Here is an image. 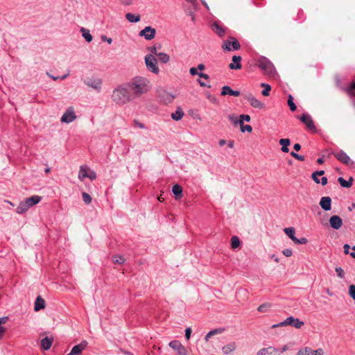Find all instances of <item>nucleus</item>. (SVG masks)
Wrapping results in <instances>:
<instances>
[{
	"label": "nucleus",
	"instance_id": "11",
	"mask_svg": "<svg viewBox=\"0 0 355 355\" xmlns=\"http://www.w3.org/2000/svg\"><path fill=\"white\" fill-rule=\"evenodd\" d=\"M299 119L304 124L306 125V128L309 130L313 131V132L315 131L316 128L314 125V122H313L311 116L309 114H308L306 113L303 114Z\"/></svg>",
	"mask_w": 355,
	"mask_h": 355
},
{
	"label": "nucleus",
	"instance_id": "12",
	"mask_svg": "<svg viewBox=\"0 0 355 355\" xmlns=\"http://www.w3.org/2000/svg\"><path fill=\"white\" fill-rule=\"evenodd\" d=\"M324 350L322 348L313 350L310 347H306L300 349L297 352V355H324Z\"/></svg>",
	"mask_w": 355,
	"mask_h": 355
},
{
	"label": "nucleus",
	"instance_id": "56",
	"mask_svg": "<svg viewBox=\"0 0 355 355\" xmlns=\"http://www.w3.org/2000/svg\"><path fill=\"white\" fill-rule=\"evenodd\" d=\"M148 50L150 51V53H151L150 54H152L153 55H155L157 56V54L159 53L157 51L156 46H150V47H149Z\"/></svg>",
	"mask_w": 355,
	"mask_h": 355
},
{
	"label": "nucleus",
	"instance_id": "62",
	"mask_svg": "<svg viewBox=\"0 0 355 355\" xmlns=\"http://www.w3.org/2000/svg\"><path fill=\"white\" fill-rule=\"evenodd\" d=\"M320 182L322 185H326L327 184V178L326 177H322Z\"/></svg>",
	"mask_w": 355,
	"mask_h": 355
},
{
	"label": "nucleus",
	"instance_id": "31",
	"mask_svg": "<svg viewBox=\"0 0 355 355\" xmlns=\"http://www.w3.org/2000/svg\"><path fill=\"white\" fill-rule=\"evenodd\" d=\"M160 97L162 98V101L166 104L171 103L174 98V96L172 94L166 92H164L163 93V95L161 96Z\"/></svg>",
	"mask_w": 355,
	"mask_h": 355
},
{
	"label": "nucleus",
	"instance_id": "32",
	"mask_svg": "<svg viewBox=\"0 0 355 355\" xmlns=\"http://www.w3.org/2000/svg\"><path fill=\"white\" fill-rule=\"evenodd\" d=\"M172 191L176 198H180L182 196V189L179 184L174 185L173 187Z\"/></svg>",
	"mask_w": 355,
	"mask_h": 355
},
{
	"label": "nucleus",
	"instance_id": "64",
	"mask_svg": "<svg viewBox=\"0 0 355 355\" xmlns=\"http://www.w3.org/2000/svg\"><path fill=\"white\" fill-rule=\"evenodd\" d=\"M354 89H355V81L352 82L349 87V91H352Z\"/></svg>",
	"mask_w": 355,
	"mask_h": 355
},
{
	"label": "nucleus",
	"instance_id": "63",
	"mask_svg": "<svg viewBox=\"0 0 355 355\" xmlns=\"http://www.w3.org/2000/svg\"><path fill=\"white\" fill-rule=\"evenodd\" d=\"M295 150L298 151L301 149V145L300 144H295L293 146Z\"/></svg>",
	"mask_w": 355,
	"mask_h": 355
},
{
	"label": "nucleus",
	"instance_id": "40",
	"mask_svg": "<svg viewBox=\"0 0 355 355\" xmlns=\"http://www.w3.org/2000/svg\"><path fill=\"white\" fill-rule=\"evenodd\" d=\"M231 245L232 248H236L240 245V241L239 238L236 236H234L231 239Z\"/></svg>",
	"mask_w": 355,
	"mask_h": 355
},
{
	"label": "nucleus",
	"instance_id": "4",
	"mask_svg": "<svg viewBox=\"0 0 355 355\" xmlns=\"http://www.w3.org/2000/svg\"><path fill=\"white\" fill-rule=\"evenodd\" d=\"M221 47L224 51H232L240 49L241 45L235 37L230 36L223 42Z\"/></svg>",
	"mask_w": 355,
	"mask_h": 355
},
{
	"label": "nucleus",
	"instance_id": "47",
	"mask_svg": "<svg viewBox=\"0 0 355 355\" xmlns=\"http://www.w3.org/2000/svg\"><path fill=\"white\" fill-rule=\"evenodd\" d=\"M349 295L354 300H355V285L352 284L349 286Z\"/></svg>",
	"mask_w": 355,
	"mask_h": 355
},
{
	"label": "nucleus",
	"instance_id": "60",
	"mask_svg": "<svg viewBox=\"0 0 355 355\" xmlns=\"http://www.w3.org/2000/svg\"><path fill=\"white\" fill-rule=\"evenodd\" d=\"M120 1L125 6L131 5L133 2V0H120Z\"/></svg>",
	"mask_w": 355,
	"mask_h": 355
},
{
	"label": "nucleus",
	"instance_id": "8",
	"mask_svg": "<svg viewBox=\"0 0 355 355\" xmlns=\"http://www.w3.org/2000/svg\"><path fill=\"white\" fill-rule=\"evenodd\" d=\"M334 155V157L339 162H340L341 163H343L344 164L349 165V164H352L354 163L352 161V159H350V157L347 155V153L343 150H339L336 152L331 150L329 153V155Z\"/></svg>",
	"mask_w": 355,
	"mask_h": 355
},
{
	"label": "nucleus",
	"instance_id": "17",
	"mask_svg": "<svg viewBox=\"0 0 355 355\" xmlns=\"http://www.w3.org/2000/svg\"><path fill=\"white\" fill-rule=\"evenodd\" d=\"M329 223L331 227L334 230L340 229L343 225V220L340 216L334 215L332 216L329 219Z\"/></svg>",
	"mask_w": 355,
	"mask_h": 355
},
{
	"label": "nucleus",
	"instance_id": "3",
	"mask_svg": "<svg viewBox=\"0 0 355 355\" xmlns=\"http://www.w3.org/2000/svg\"><path fill=\"white\" fill-rule=\"evenodd\" d=\"M259 67L268 76H274L276 73L272 63L266 58H261L258 62Z\"/></svg>",
	"mask_w": 355,
	"mask_h": 355
},
{
	"label": "nucleus",
	"instance_id": "46",
	"mask_svg": "<svg viewBox=\"0 0 355 355\" xmlns=\"http://www.w3.org/2000/svg\"><path fill=\"white\" fill-rule=\"evenodd\" d=\"M228 119L234 123V125H236L239 124L238 117L235 114H230L227 116Z\"/></svg>",
	"mask_w": 355,
	"mask_h": 355
},
{
	"label": "nucleus",
	"instance_id": "61",
	"mask_svg": "<svg viewBox=\"0 0 355 355\" xmlns=\"http://www.w3.org/2000/svg\"><path fill=\"white\" fill-rule=\"evenodd\" d=\"M343 248L345 254H347L349 253L350 246L348 244H345Z\"/></svg>",
	"mask_w": 355,
	"mask_h": 355
},
{
	"label": "nucleus",
	"instance_id": "34",
	"mask_svg": "<svg viewBox=\"0 0 355 355\" xmlns=\"http://www.w3.org/2000/svg\"><path fill=\"white\" fill-rule=\"evenodd\" d=\"M80 32L82 33L83 37L85 39V40L87 42H92L93 37H92V35L90 34L89 30H87L85 28H81Z\"/></svg>",
	"mask_w": 355,
	"mask_h": 355
},
{
	"label": "nucleus",
	"instance_id": "2",
	"mask_svg": "<svg viewBox=\"0 0 355 355\" xmlns=\"http://www.w3.org/2000/svg\"><path fill=\"white\" fill-rule=\"evenodd\" d=\"M112 101L118 105H124L134 98L126 83L118 85L114 88L111 94Z\"/></svg>",
	"mask_w": 355,
	"mask_h": 355
},
{
	"label": "nucleus",
	"instance_id": "16",
	"mask_svg": "<svg viewBox=\"0 0 355 355\" xmlns=\"http://www.w3.org/2000/svg\"><path fill=\"white\" fill-rule=\"evenodd\" d=\"M211 30L219 37H223L225 33V28L220 22L214 21L211 25Z\"/></svg>",
	"mask_w": 355,
	"mask_h": 355
},
{
	"label": "nucleus",
	"instance_id": "53",
	"mask_svg": "<svg viewBox=\"0 0 355 355\" xmlns=\"http://www.w3.org/2000/svg\"><path fill=\"white\" fill-rule=\"evenodd\" d=\"M191 328L187 327L185 330V338L187 340H189L191 334Z\"/></svg>",
	"mask_w": 355,
	"mask_h": 355
},
{
	"label": "nucleus",
	"instance_id": "55",
	"mask_svg": "<svg viewBox=\"0 0 355 355\" xmlns=\"http://www.w3.org/2000/svg\"><path fill=\"white\" fill-rule=\"evenodd\" d=\"M324 174V171H315L312 173V175H311V178L312 179H315V175H318V176H321L322 175Z\"/></svg>",
	"mask_w": 355,
	"mask_h": 355
},
{
	"label": "nucleus",
	"instance_id": "39",
	"mask_svg": "<svg viewBox=\"0 0 355 355\" xmlns=\"http://www.w3.org/2000/svg\"><path fill=\"white\" fill-rule=\"evenodd\" d=\"M169 346L172 349L178 350L182 346V345L178 340H172L169 343Z\"/></svg>",
	"mask_w": 355,
	"mask_h": 355
},
{
	"label": "nucleus",
	"instance_id": "52",
	"mask_svg": "<svg viewBox=\"0 0 355 355\" xmlns=\"http://www.w3.org/2000/svg\"><path fill=\"white\" fill-rule=\"evenodd\" d=\"M282 253L284 255H285L286 257H289L291 256H292L293 254V251L291 249H284L283 251H282Z\"/></svg>",
	"mask_w": 355,
	"mask_h": 355
},
{
	"label": "nucleus",
	"instance_id": "7",
	"mask_svg": "<svg viewBox=\"0 0 355 355\" xmlns=\"http://www.w3.org/2000/svg\"><path fill=\"white\" fill-rule=\"evenodd\" d=\"M86 178L94 180L96 178V174L87 166H81L78 173V178L80 180L83 181Z\"/></svg>",
	"mask_w": 355,
	"mask_h": 355
},
{
	"label": "nucleus",
	"instance_id": "9",
	"mask_svg": "<svg viewBox=\"0 0 355 355\" xmlns=\"http://www.w3.org/2000/svg\"><path fill=\"white\" fill-rule=\"evenodd\" d=\"M76 119V115L72 107H69L61 117V122L69 123Z\"/></svg>",
	"mask_w": 355,
	"mask_h": 355
},
{
	"label": "nucleus",
	"instance_id": "49",
	"mask_svg": "<svg viewBox=\"0 0 355 355\" xmlns=\"http://www.w3.org/2000/svg\"><path fill=\"white\" fill-rule=\"evenodd\" d=\"M133 124H134L135 127H137V128H141V129H145L146 128V125L144 123H140L137 120H135L133 121Z\"/></svg>",
	"mask_w": 355,
	"mask_h": 355
},
{
	"label": "nucleus",
	"instance_id": "43",
	"mask_svg": "<svg viewBox=\"0 0 355 355\" xmlns=\"http://www.w3.org/2000/svg\"><path fill=\"white\" fill-rule=\"evenodd\" d=\"M239 125L241 128V131L242 132H245V131L248 132H252V128L250 125H244V123H242V124H239Z\"/></svg>",
	"mask_w": 355,
	"mask_h": 355
},
{
	"label": "nucleus",
	"instance_id": "33",
	"mask_svg": "<svg viewBox=\"0 0 355 355\" xmlns=\"http://www.w3.org/2000/svg\"><path fill=\"white\" fill-rule=\"evenodd\" d=\"M272 306V304L269 302H266L264 304H261L258 308L257 311L260 313H266L268 312Z\"/></svg>",
	"mask_w": 355,
	"mask_h": 355
},
{
	"label": "nucleus",
	"instance_id": "14",
	"mask_svg": "<svg viewBox=\"0 0 355 355\" xmlns=\"http://www.w3.org/2000/svg\"><path fill=\"white\" fill-rule=\"evenodd\" d=\"M243 96L253 107L262 108L263 107V104L257 100L251 93L244 94Z\"/></svg>",
	"mask_w": 355,
	"mask_h": 355
},
{
	"label": "nucleus",
	"instance_id": "42",
	"mask_svg": "<svg viewBox=\"0 0 355 355\" xmlns=\"http://www.w3.org/2000/svg\"><path fill=\"white\" fill-rule=\"evenodd\" d=\"M112 261L114 263L121 264L125 261V259L119 255H114L112 257Z\"/></svg>",
	"mask_w": 355,
	"mask_h": 355
},
{
	"label": "nucleus",
	"instance_id": "45",
	"mask_svg": "<svg viewBox=\"0 0 355 355\" xmlns=\"http://www.w3.org/2000/svg\"><path fill=\"white\" fill-rule=\"evenodd\" d=\"M249 122L250 121V116L248 114H241L239 116V124L243 123V121Z\"/></svg>",
	"mask_w": 355,
	"mask_h": 355
},
{
	"label": "nucleus",
	"instance_id": "30",
	"mask_svg": "<svg viewBox=\"0 0 355 355\" xmlns=\"http://www.w3.org/2000/svg\"><path fill=\"white\" fill-rule=\"evenodd\" d=\"M352 178H350L348 181L345 180L343 178L340 177L338 179V182L341 187L345 188H349L352 185Z\"/></svg>",
	"mask_w": 355,
	"mask_h": 355
},
{
	"label": "nucleus",
	"instance_id": "38",
	"mask_svg": "<svg viewBox=\"0 0 355 355\" xmlns=\"http://www.w3.org/2000/svg\"><path fill=\"white\" fill-rule=\"evenodd\" d=\"M261 87H263L264 89L261 92V94L264 96H268L269 95V92L271 89V87L269 85L266 83H262L261 85Z\"/></svg>",
	"mask_w": 355,
	"mask_h": 355
},
{
	"label": "nucleus",
	"instance_id": "44",
	"mask_svg": "<svg viewBox=\"0 0 355 355\" xmlns=\"http://www.w3.org/2000/svg\"><path fill=\"white\" fill-rule=\"evenodd\" d=\"M288 105H289V107H290V110L291 111H295L296 110V105L295 104L293 103V97L291 95H290L288 96Z\"/></svg>",
	"mask_w": 355,
	"mask_h": 355
},
{
	"label": "nucleus",
	"instance_id": "19",
	"mask_svg": "<svg viewBox=\"0 0 355 355\" xmlns=\"http://www.w3.org/2000/svg\"><path fill=\"white\" fill-rule=\"evenodd\" d=\"M331 199L330 197H322L320 201V205L324 211H329L331 208Z\"/></svg>",
	"mask_w": 355,
	"mask_h": 355
},
{
	"label": "nucleus",
	"instance_id": "54",
	"mask_svg": "<svg viewBox=\"0 0 355 355\" xmlns=\"http://www.w3.org/2000/svg\"><path fill=\"white\" fill-rule=\"evenodd\" d=\"M177 351L180 355H187V349L183 345Z\"/></svg>",
	"mask_w": 355,
	"mask_h": 355
},
{
	"label": "nucleus",
	"instance_id": "15",
	"mask_svg": "<svg viewBox=\"0 0 355 355\" xmlns=\"http://www.w3.org/2000/svg\"><path fill=\"white\" fill-rule=\"evenodd\" d=\"M88 345V342L87 340H83L80 344L76 345L73 347L71 350V355H79L81 352L86 349Z\"/></svg>",
	"mask_w": 355,
	"mask_h": 355
},
{
	"label": "nucleus",
	"instance_id": "28",
	"mask_svg": "<svg viewBox=\"0 0 355 355\" xmlns=\"http://www.w3.org/2000/svg\"><path fill=\"white\" fill-rule=\"evenodd\" d=\"M284 232L293 242H295L297 237L295 236V230L293 227H291L284 228Z\"/></svg>",
	"mask_w": 355,
	"mask_h": 355
},
{
	"label": "nucleus",
	"instance_id": "25",
	"mask_svg": "<svg viewBox=\"0 0 355 355\" xmlns=\"http://www.w3.org/2000/svg\"><path fill=\"white\" fill-rule=\"evenodd\" d=\"M29 207L26 205V203L24 201H21L19 205L16 208V212L19 214H21L28 211Z\"/></svg>",
	"mask_w": 355,
	"mask_h": 355
},
{
	"label": "nucleus",
	"instance_id": "18",
	"mask_svg": "<svg viewBox=\"0 0 355 355\" xmlns=\"http://www.w3.org/2000/svg\"><path fill=\"white\" fill-rule=\"evenodd\" d=\"M279 350L274 347L269 346L262 348L257 352V355H277Z\"/></svg>",
	"mask_w": 355,
	"mask_h": 355
},
{
	"label": "nucleus",
	"instance_id": "35",
	"mask_svg": "<svg viewBox=\"0 0 355 355\" xmlns=\"http://www.w3.org/2000/svg\"><path fill=\"white\" fill-rule=\"evenodd\" d=\"M184 116V112L180 108H178L174 113L171 114V118L175 121L180 120Z\"/></svg>",
	"mask_w": 355,
	"mask_h": 355
},
{
	"label": "nucleus",
	"instance_id": "5",
	"mask_svg": "<svg viewBox=\"0 0 355 355\" xmlns=\"http://www.w3.org/2000/svg\"><path fill=\"white\" fill-rule=\"evenodd\" d=\"M144 60L146 68L149 71L155 74H157L159 72V67H157V60L154 55L147 54Z\"/></svg>",
	"mask_w": 355,
	"mask_h": 355
},
{
	"label": "nucleus",
	"instance_id": "36",
	"mask_svg": "<svg viewBox=\"0 0 355 355\" xmlns=\"http://www.w3.org/2000/svg\"><path fill=\"white\" fill-rule=\"evenodd\" d=\"M223 331V329H212L211 331H210L209 332H208V333L207 334V335L205 336V341H207H207L209 340V339L211 336H214V335H216V334H220V333H222Z\"/></svg>",
	"mask_w": 355,
	"mask_h": 355
},
{
	"label": "nucleus",
	"instance_id": "58",
	"mask_svg": "<svg viewBox=\"0 0 355 355\" xmlns=\"http://www.w3.org/2000/svg\"><path fill=\"white\" fill-rule=\"evenodd\" d=\"M197 75L200 78H204V79H206V80L209 78V76L207 73H202V72H198Z\"/></svg>",
	"mask_w": 355,
	"mask_h": 355
},
{
	"label": "nucleus",
	"instance_id": "50",
	"mask_svg": "<svg viewBox=\"0 0 355 355\" xmlns=\"http://www.w3.org/2000/svg\"><path fill=\"white\" fill-rule=\"evenodd\" d=\"M308 240L306 238L302 237L301 239L296 238V240L295 241L294 243L296 244H306Z\"/></svg>",
	"mask_w": 355,
	"mask_h": 355
},
{
	"label": "nucleus",
	"instance_id": "24",
	"mask_svg": "<svg viewBox=\"0 0 355 355\" xmlns=\"http://www.w3.org/2000/svg\"><path fill=\"white\" fill-rule=\"evenodd\" d=\"M125 19L130 23H137L140 21L141 17L139 15H134L131 12H128L125 15Z\"/></svg>",
	"mask_w": 355,
	"mask_h": 355
},
{
	"label": "nucleus",
	"instance_id": "21",
	"mask_svg": "<svg viewBox=\"0 0 355 355\" xmlns=\"http://www.w3.org/2000/svg\"><path fill=\"white\" fill-rule=\"evenodd\" d=\"M230 95L234 96H239L240 95V92L237 90L232 89L229 86H223L221 90V95Z\"/></svg>",
	"mask_w": 355,
	"mask_h": 355
},
{
	"label": "nucleus",
	"instance_id": "22",
	"mask_svg": "<svg viewBox=\"0 0 355 355\" xmlns=\"http://www.w3.org/2000/svg\"><path fill=\"white\" fill-rule=\"evenodd\" d=\"M241 57L239 55H234L232 57L233 63H230L229 67L231 69H240L241 68Z\"/></svg>",
	"mask_w": 355,
	"mask_h": 355
},
{
	"label": "nucleus",
	"instance_id": "48",
	"mask_svg": "<svg viewBox=\"0 0 355 355\" xmlns=\"http://www.w3.org/2000/svg\"><path fill=\"white\" fill-rule=\"evenodd\" d=\"M336 273H337V275L340 277V278H344L345 277V272H344V270H343L342 268L340 267H336V269H335Z\"/></svg>",
	"mask_w": 355,
	"mask_h": 355
},
{
	"label": "nucleus",
	"instance_id": "27",
	"mask_svg": "<svg viewBox=\"0 0 355 355\" xmlns=\"http://www.w3.org/2000/svg\"><path fill=\"white\" fill-rule=\"evenodd\" d=\"M235 349H236V344H235V343L233 342V343H230L225 345L223 347L222 350L225 354H229L232 352L234 351Z\"/></svg>",
	"mask_w": 355,
	"mask_h": 355
},
{
	"label": "nucleus",
	"instance_id": "51",
	"mask_svg": "<svg viewBox=\"0 0 355 355\" xmlns=\"http://www.w3.org/2000/svg\"><path fill=\"white\" fill-rule=\"evenodd\" d=\"M291 155L292 157H293L294 158H295L296 159L299 160V161H304V157L302 156V155H300L294 152H291Z\"/></svg>",
	"mask_w": 355,
	"mask_h": 355
},
{
	"label": "nucleus",
	"instance_id": "59",
	"mask_svg": "<svg viewBox=\"0 0 355 355\" xmlns=\"http://www.w3.org/2000/svg\"><path fill=\"white\" fill-rule=\"evenodd\" d=\"M189 73L192 76H196L197 75L198 73V71H197V69L195 68V67H191L190 69H189Z\"/></svg>",
	"mask_w": 355,
	"mask_h": 355
},
{
	"label": "nucleus",
	"instance_id": "13",
	"mask_svg": "<svg viewBox=\"0 0 355 355\" xmlns=\"http://www.w3.org/2000/svg\"><path fill=\"white\" fill-rule=\"evenodd\" d=\"M281 324H286V326L290 325L297 329H300L304 325V322L300 320L298 318L290 316L284 321L281 322Z\"/></svg>",
	"mask_w": 355,
	"mask_h": 355
},
{
	"label": "nucleus",
	"instance_id": "20",
	"mask_svg": "<svg viewBox=\"0 0 355 355\" xmlns=\"http://www.w3.org/2000/svg\"><path fill=\"white\" fill-rule=\"evenodd\" d=\"M42 200V197L39 196H33L24 200L28 207L31 208L33 205L39 203Z\"/></svg>",
	"mask_w": 355,
	"mask_h": 355
},
{
	"label": "nucleus",
	"instance_id": "23",
	"mask_svg": "<svg viewBox=\"0 0 355 355\" xmlns=\"http://www.w3.org/2000/svg\"><path fill=\"white\" fill-rule=\"evenodd\" d=\"M45 307V301L41 296H37L34 306V310L38 311Z\"/></svg>",
	"mask_w": 355,
	"mask_h": 355
},
{
	"label": "nucleus",
	"instance_id": "10",
	"mask_svg": "<svg viewBox=\"0 0 355 355\" xmlns=\"http://www.w3.org/2000/svg\"><path fill=\"white\" fill-rule=\"evenodd\" d=\"M156 30L151 26H146L139 33L140 37H144L146 40H151L155 38Z\"/></svg>",
	"mask_w": 355,
	"mask_h": 355
},
{
	"label": "nucleus",
	"instance_id": "6",
	"mask_svg": "<svg viewBox=\"0 0 355 355\" xmlns=\"http://www.w3.org/2000/svg\"><path fill=\"white\" fill-rule=\"evenodd\" d=\"M84 83L87 86L96 90L97 92H100L101 91L103 80L100 78H98V77L87 78L85 80H84Z\"/></svg>",
	"mask_w": 355,
	"mask_h": 355
},
{
	"label": "nucleus",
	"instance_id": "57",
	"mask_svg": "<svg viewBox=\"0 0 355 355\" xmlns=\"http://www.w3.org/2000/svg\"><path fill=\"white\" fill-rule=\"evenodd\" d=\"M101 40L104 42H107L109 44L112 42V39L110 37H107L105 35H103L101 37Z\"/></svg>",
	"mask_w": 355,
	"mask_h": 355
},
{
	"label": "nucleus",
	"instance_id": "37",
	"mask_svg": "<svg viewBox=\"0 0 355 355\" xmlns=\"http://www.w3.org/2000/svg\"><path fill=\"white\" fill-rule=\"evenodd\" d=\"M157 57L158 58L159 60L162 63H167L170 60L169 55L165 53H159L158 54H157Z\"/></svg>",
	"mask_w": 355,
	"mask_h": 355
},
{
	"label": "nucleus",
	"instance_id": "29",
	"mask_svg": "<svg viewBox=\"0 0 355 355\" xmlns=\"http://www.w3.org/2000/svg\"><path fill=\"white\" fill-rule=\"evenodd\" d=\"M279 142V144L282 146V150L284 153H288L289 151L288 146L291 144L290 139H281Z\"/></svg>",
	"mask_w": 355,
	"mask_h": 355
},
{
	"label": "nucleus",
	"instance_id": "1",
	"mask_svg": "<svg viewBox=\"0 0 355 355\" xmlns=\"http://www.w3.org/2000/svg\"><path fill=\"white\" fill-rule=\"evenodd\" d=\"M126 84L134 99L146 94L151 88L150 80L147 78L141 76L133 77Z\"/></svg>",
	"mask_w": 355,
	"mask_h": 355
},
{
	"label": "nucleus",
	"instance_id": "26",
	"mask_svg": "<svg viewBox=\"0 0 355 355\" xmlns=\"http://www.w3.org/2000/svg\"><path fill=\"white\" fill-rule=\"evenodd\" d=\"M52 340L49 338L48 337H45L41 340V347L44 350H48L51 348L52 345Z\"/></svg>",
	"mask_w": 355,
	"mask_h": 355
},
{
	"label": "nucleus",
	"instance_id": "41",
	"mask_svg": "<svg viewBox=\"0 0 355 355\" xmlns=\"http://www.w3.org/2000/svg\"><path fill=\"white\" fill-rule=\"evenodd\" d=\"M82 196H83V200L86 205H89L92 202V199L91 196L89 193H87L86 192H83L82 193Z\"/></svg>",
	"mask_w": 355,
	"mask_h": 355
}]
</instances>
